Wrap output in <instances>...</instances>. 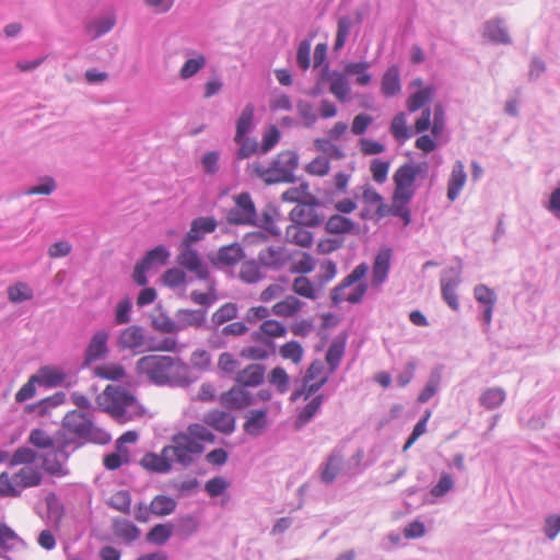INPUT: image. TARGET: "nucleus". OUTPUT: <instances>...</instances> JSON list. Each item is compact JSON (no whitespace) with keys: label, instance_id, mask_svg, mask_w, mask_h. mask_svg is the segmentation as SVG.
Here are the masks:
<instances>
[{"label":"nucleus","instance_id":"f257e3e1","mask_svg":"<svg viewBox=\"0 0 560 560\" xmlns=\"http://www.w3.org/2000/svg\"><path fill=\"white\" fill-rule=\"evenodd\" d=\"M136 371L158 386L186 387L191 383L189 368L178 357L144 355L137 361Z\"/></svg>","mask_w":560,"mask_h":560},{"label":"nucleus","instance_id":"f03ea898","mask_svg":"<svg viewBox=\"0 0 560 560\" xmlns=\"http://www.w3.org/2000/svg\"><path fill=\"white\" fill-rule=\"evenodd\" d=\"M214 441V434L207 427L201 423H190L185 431L172 436L171 444L164 446L165 454L168 455L172 465L178 463L189 466L194 462L195 455L203 453V444H211Z\"/></svg>","mask_w":560,"mask_h":560},{"label":"nucleus","instance_id":"7ed1b4c3","mask_svg":"<svg viewBox=\"0 0 560 560\" xmlns=\"http://www.w3.org/2000/svg\"><path fill=\"white\" fill-rule=\"evenodd\" d=\"M97 402L102 410L119 423L132 421L145 413L137 397L130 390L118 385H107L97 397Z\"/></svg>","mask_w":560,"mask_h":560},{"label":"nucleus","instance_id":"20e7f679","mask_svg":"<svg viewBox=\"0 0 560 560\" xmlns=\"http://www.w3.org/2000/svg\"><path fill=\"white\" fill-rule=\"evenodd\" d=\"M425 168L424 164L405 163L394 173L392 202L395 206V210L398 211V218L404 221V225H408L411 221V212L408 205L416 194L417 178L425 173Z\"/></svg>","mask_w":560,"mask_h":560},{"label":"nucleus","instance_id":"39448f33","mask_svg":"<svg viewBox=\"0 0 560 560\" xmlns=\"http://www.w3.org/2000/svg\"><path fill=\"white\" fill-rule=\"evenodd\" d=\"M43 472L39 466H22L12 475L0 474V497L19 498L22 491L40 486Z\"/></svg>","mask_w":560,"mask_h":560},{"label":"nucleus","instance_id":"423d86ee","mask_svg":"<svg viewBox=\"0 0 560 560\" xmlns=\"http://www.w3.org/2000/svg\"><path fill=\"white\" fill-rule=\"evenodd\" d=\"M62 428L70 434L96 444H107L110 434L96 427L91 418L82 411L71 410L62 419Z\"/></svg>","mask_w":560,"mask_h":560},{"label":"nucleus","instance_id":"0eeeda50","mask_svg":"<svg viewBox=\"0 0 560 560\" xmlns=\"http://www.w3.org/2000/svg\"><path fill=\"white\" fill-rule=\"evenodd\" d=\"M369 271L365 262L358 265L342 281L332 290L331 299L335 303L348 302L357 304L362 301L368 291V283L364 282Z\"/></svg>","mask_w":560,"mask_h":560},{"label":"nucleus","instance_id":"6e6552de","mask_svg":"<svg viewBox=\"0 0 560 560\" xmlns=\"http://www.w3.org/2000/svg\"><path fill=\"white\" fill-rule=\"evenodd\" d=\"M360 196L362 208L359 215L362 220L380 221L389 215L398 217V211L395 210L394 203L387 205L382 195L371 185L361 186Z\"/></svg>","mask_w":560,"mask_h":560},{"label":"nucleus","instance_id":"1a4fd4ad","mask_svg":"<svg viewBox=\"0 0 560 560\" xmlns=\"http://www.w3.org/2000/svg\"><path fill=\"white\" fill-rule=\"evenodd\" d=\"M431 130L434 138L442 136L445 129V112L441 103H436L433 109L427 107L415 122V131L422 133Z\"/></svg>","mask_w":560,"mask_h":560},{"label":"nucleus","instance_id":"9d476101","mask_svg":"<svg viewBox=\"0 0 560 560\" xmlns=\"http://www.w3.org/2000/svg\"><path fill=\"white\" fill-rule=\"evenodd\" d=\"M299 165V156L293 151H282L271 162V172L275 183H290L294 180V172Z\"/></svg>","mask_w":560,"mask_h":560},{"label":"nucleus","instance_id":"9b49d317","mask_svg":"<svg viewBox=\"0 0 560 560\" xmlns=\"http://www.w3.org/2000/svg\"><path fill=\"white\" fill-rule=\"evenodd\" d=\"M328 381V375L325 372L324 363L319 360H315L308 366L304 376V385L301 392L294 396H304L307 399L312 394L319 390Z\"/></svg>","mask_w":560,"mask_h":560},{"label":"nucleus","instance_id":"f8f14e48","mask_svg":"<svg viewBox=\"0 0 560 560\" xmlns=\"http://www.w3.org/2000/svg\"><path fill=\"white\" fill-rule=\"evenodd\" d=\"M255 217L256 211L252 198L247 192H243L236 197L235 206L228 213V221L232 224H252Z\"/></svg>","mask_w":560,"mask_h":560},{"label":"nucleus","instance_id":"ddd939ff","mask_svg":"<svg viewBox=\"0 0 560 560\" xmlns=\"http://www.w3.org/2000/svg\"><path fill=\"white\" fill-rule=\"evenodd\" d=\"M322 78L329 84V92L339 102L345 103L349 100L351 88L345 70L342 72L337 70L330 71L328 66H325Z\"/></svg>","mask_w":560,"mask_h":560},{"label":"nucleus","instance_id":"4468645a","mask_svg":"<svg viewBox=\"0 0 560 560\" xmlns=\"http://www.w3.org/2000/svg\"><path fill=\"white\" fill-rule=\"evenodd\" d=\"M317 199L315 202L307 201L296 205L289 213L290 220L300 225L318 226L323 222V217L317 212Z\"/></svg>","mask_w":560,"mask_h":560},{"label":"nucleus","instance_id":"2eb2a0df","mask_svg":"<svg viewBox=\"0 0 560 560\" xmlns=\"http://www.w3.org/2000/svg\"><path fill=\"white\" fill-rule=\"evenodd\" d=\"M219 402L226 409L242 410L255 402L254 396L242 386H233L222 393Z\"/></svg>","mask_w":560,"mask_h":560},{"label":"nucleus","instance_id":"dca6fc26","mask_svg":"<svg viewBox=\"0 0 560 560\" xmlns=\"http://www.w3.org/2000/svg\"><path fill=\"white\" fill-rule=\"evenodd\" d=\"M393 258L392 248H381L373 261L371 285L378 289L386 280L389 273Z\"/></svg>","mask_w":560,"mask_h":560},{"label":"nucleus","instance_id":"f3484780","mask_svg":"<svg viewBox=\"0 0 560 560\" xmlns=\"http://www.w3.org/2000/svg\"><path fill=\"white\" fill-rule=\"evenodd\" d=\"M177 262L194 272L198 279H207L209 276L208 268L202 264L198 253L188 245H180Z\"/></svg>","mask_w":560,"mask_h":560},{"label":"nucleus","instance_id":"a211bd4d","mask_svg":"<svg viewBox=\"0 0 560 560\" xmlns=\"http://www.w3.org/2000/svg\"><path fill=\"white\" fill-rule=\"evenodd\" d=\"M203 425L230 434L235 430V418L228 411L213 409L203 416Z\"/></svg>","mask_w":560,"mask_h":560},{"label":"nucleus","instance_id":"6ab92c4d","mask_svg":"<svg viewBox=\"0 0 560 560\" xmlns=\"http://www.w3.org/2000/svg\"><path fill=\"white\" fill-rule=\"evenodd\" d=\"M325 231L331 235H347L358 232V224L350 218L336 213L325 222Z\"/></svg>","mask_w":560,"mask_h":560},{"label":"nucleus","instance_id":"aec40b11","mask_svg":"<svg viewBox=\"0 0 560 560\" xmlns=\"http://www.w3.org/2000/svg\"><path fill=\"white\" fill-rule=\"evenodd\" d=\"M140 465L145 470L152 471V472H158V474L170 472L173 468L168 455L165 454V447L162 448L160 454H156V453L144 454L140 460Z\"/></svg>","mask_w":560,"mask_h":560},{"label":"nucleus","instance_id":"412c9836","mask_svg":"<svg viewBox=\"0 0 560 560\" xmlns=\"http://www.w3.org/2000/svg\"><path fill=\"white\" fill-rule=\"evenodd\" d=\"M145 336L143 328L137 325L125 328L118 337L120 349L136 350L144 346Z\"/></svg>","mask_w":560,"mask_h":560},{"label":"nucleus","instance_id":"4be33fe9","mask_svg":"<svg viewBox=\"0 0 560 560\" xmlns=\"http://www.w3.org/2000/svg\"><path fill=\"white\" fill-rule=\"evenodd\" d=\"M258 262L265 267L280 269L288 261V254L283 247L269 246L258 254Z\"/></svg>","mask_w":560,"mask_h":560},{"label":"nucleus","instance_id":"5701e85b","mask_svg":"<svg viewBox=\"0 0 560 560\" xmlns=\"http://www.w3.org/2000/svg\"><path fill=\"white\" fill-rule=\"evenodd\" d=\"M304 306L295 295H287L283 300L275 303L271 313L277 317L291 318L300 314Z\"/></svg>","mask_w":560,"mask_h":560},{"label":"nucleus","instance_id":"b1692460","mask_svg":"<svg viewBox=\"0 0 560 560\" xmlns=\"http://www.w3.org/2000/svg\"><path fill=\"white\" fill-rule=\"evenodd\" d=\"M265 368L260 364H249L237 372L235 381L242 387H256L260 385L265 377Z\"/></svg>","mask_w":560,"mask_h":560},{"label":"nucleus","instance_id":"393cba45","mask_svg":"<svg viewBox=\"0 0 560 560\" xmlns=\"http://www.w3.org/2000/svg\"><path fill=\"white\" fill-rule=\"evenodd\" d=\"M466 179L464 164L460 161L455 162L447 182V198L450 201H454L459 196Z\"/></svg>","mask_w":560,"mask_h":560},{"label":"nucleus","instance_id":"a878e982","mask_svg":"<svg viewBox=\"0 0 560 560\" xmlns=\"http://www.w3.org/2000/svg\"><path fill=\"white\" fill-rule=\"evenodd\" d=\"M107 340L108 332L105 330H98L92 337L86 351H85V363H91L98 360L107 352Z\"/></svg>","mask_w":560,"mask_h":560},{"label":"nucleus","instance_id":"bb28decb","mask_svg":"<svg viewBox=\"0 0 560 560\" xmlns=\"http://www.w3.org/2000/svg\"><path fill=\"white\" fill-rule=\"evenodd\" d=\"M176 508V500L164 494L155 495L150 502V511L152 515L158 517H164L173 514Z\"/></svg>","mask_w":560,"mask_h":560},{"label":"nucleus","instance_id":"cd10ccee","mask_svg":"<svg viewBox=\"0 0 560 560\" xmlns=\"http://www.w3.org/2000/svg\"><path fill=\"white\" fill-rule=\"evenodd\" d=\"M324 401L323 395H317L312 398L310 402H307L303 409L296 416L294 427L295 429L303 428L306 423H308L313 417L319 411Z\"/></svg>","mask_w":560,"mask_h":560},{"label":"nucleus","instance_id":"c85d7f7f","mask_svg":"<svg viewBox=\"0 0 560 560\" xmlns=\"http://www.w3.org/2000/svg\"><path fill=\"white\" fill-rule=\"evenodd\" d=\"M342 456L339 452L331 453L323 465L320 479L325 483H331L340 472Z\"/></svg>","mask_w":560,"mask_h":560},{"label":"nucleus","instance_id":"c756f323","mask_svg":"<svg viewBox=\"0 0 560 560\" xmlns=\"http://www.w3.org/2000/svg\"><path fill=\"white\" fill-rule=\"evenodd\" d=\"M261 335L269 338H281L287 335V328L282 323L268 318L260 324L259 330L253 334V339L260 340Z\"/></svg>","mask_w":560,"mask_h":560},{"label":"nucleus","instance_id":"7c9ffc66","mask_svg":"<svg viewBox=\"0 0 560 560\" xmlns=\"http://www.w3.org/2000/svg\"><path fill=\"white\" fill-rule=\"evenodd\" d=\"M268 409L253 410L244 423V430L250 435H258L267 425Z\"/></svg>","mask_w":560,"mask_h":560},{"label":"nucleus","instance_id":"2f4dec72","mask_svg":"<svg viewBox=\"0 0 560 560\" xmlns=\"http://www.w3.org/2000/svg\"><path fill=\"white\" fill-rule=\"evenodd\" d=\"M254 112H255L254 105L250 103L247 104L243 108V110L236 121V131H235L234 140H238L242 137H246L247 133L253 129Z\"/></svg>","mask_w":560,"mask_h":560},{"label":"nucleus","instance_id":"473e14b6","mask_svg":"<svg viewBox=\"0 0 560 560\" xmlns=\"http://www.w3.org/2000/svg\"><path fill=\"white\" fill-rule=\"evenodd\" d=\"M305 226L306 225L292 223L287 228V238L301 247L311 246L313 243V234L307 231Z\"/></svg>","mask_w":560,"mask_h":560},{"label":"nucleus","instance_id":"72a5a7b5","mask_svg":"<svg viewBox=\"0 0 560 560\" xmlns=\"http://www.w3.org/2000/svg\"><path fill=\"white\" fill-rule=\"evenodd\" d=\"M399 69L392 66L382 78V92L386 96H394L400 92Z\"/></svg>","mask_w":560,"mask_h":560},{"label":"nucleus","instance_id":"f704fd0d","mask_svg":"<svg viewBox=\"0 0 560 560\" xmlns=\"http://www.w3.org/2000/svg\"><path fill=\"white\" fill-rule=\"evenodd\" d=\"M178 329L187 327H200L206 319L205 312L199 310H180L177 312Z\"/></svg>","mask_w":560,"mask_h":560},{"label":"nucleus","instance_id":"c9c22d12","mask_svg":"<svg viewBox=\"0 0 560 560\" xmlns=\"http://www.w3.org/2000/svg\"><path fill=\"white\" fill-rule=\"evenodd\" d=\"M281 199L288 202H296V205H302L307 201H316V197L310 192L307 184H301L299 187L285 190L282 194Z\"/></svg>","mask_w":560,"mask_h":560},{"label":"nucleus","instance_id":"e433bc0d","mask_svg":"<svg viewBox=\"0 0 560 560\" xmlns=\"http://www.w3.org/2000/svg\"><path fill=\"white\" fill-rule=\"evenodd\" d=\"M458 284L459 280L457 278L442 279L441 281L442 298L446 302V304L454 311H457L459 308V301L456 294V289Z\"/></svg>","mask_w":560,"mask_h":560},{"label":"nucleus","instance_id":"4c0bfd02","mask_svg":"<svg viewBox=\"0 0 560 560\" xmlns=\"http://www.w3.org/2000/svg\"><path fill=\"white\" fill-rule=\"evenodd\" d=\"M435 93V89L432 85L425 86L412 93L407 100V108L413 113L422 108L428 102H430Z\"/></svg>","mask_w":560,"mask_h":560},{"label":"nucleus","instance_id":"58836bf2","mask_svg":"<svg viewBox=\"0 0 560 560\" xmlns=\"http://www.w3.org/2000/svg\"><path fill=\"white\" fill-rule=\"evenodd\" d=\"M292 291L304 299L316 300L318 296L315 284L306 277H296L292 282Z\"/></svg>","mask_w":560,"mask_h":560},{"label":"nucleus","instance_id":"ea45409f","mask_svg":"<svg viewBox=\"0 0 560 560\" xmlns=\"http://www.w3.org/2000/svg\"><path fill=\"white\" fill-rule=\"evenodd\" d=\"M114 533L128 542L137 540L140 536V529L128 520H116L114 522Z\"/></svg>","mask_w":560,"mask_h":560},{"label":"nucleus","instance_id":"a19ab883","mask_svg":"<svg viewBox=\"0 0 560 560\" xmlns=\"http://www.w3.org/2000/svg\"><path fill=\"white\" fill-rule=\"evenodd\" d=\"M173 535V525L171 523L156 524L147 534V541L153 545H164Z\"/></svg>","mask_w":560,"mask_h":560},{"label":"nucleus","instance_id":"79ce46f5","mask_svg":"<svg viewBox=\"0 0 560 560\" xmlns=\"http://www.w3.org/2000/svg\"><path fill=\"white\" fill-rule=\"evenodd\" d=\"M369 62H349L345 66L346 74L354 75L359 85L365 86L371 83L372 77L368 72Z\"/></svg>","mask_w":560,"mask_h":560},{"label":"nucleus","instance_id":"37998d69","mask_svg":"<svg viewBox=\"0 0 560 560\" xmlns=\"http://www.w3.org/2000/svg\"><path fill=\"white\" fill-rule=\"evenodd\" d=\"M243 257L244 252L238 244L223 246L218 252V261L226 266L235 265L241 261Z\"/></svg>","mask_w":560,"mask_h":560},{"label":"nucleus","instance_id":"c03bdc74","mask_svg":"<svg viewBox=\"0 0 560 560\" xmlns=\"http://www.w3.org/2000/svg\"><path fill=\"white\" fill-rule=\"evenodd\" d=\"M93 373L96 377L109 381H118L125 376V369L117 363H105L94 368Z\"/></svg>","mask_w":560,"mask_h":560},{"label":"nucleus","instance_id":"a18cd8bd","mask_svg":"<svg viewBox=\"0 0 560 560\" xmlns=\"http://www.w3.org/2000/svg\"><path fill=\"white\" fill-rule=\"evenodd\" d=\"M8 300L12 303L30 301L34 296L33 289L25 282H15L7 290Z\"/></svg>","mask_w":560,"mask_h":560},{"label":"nucleus","instance_id":"49530a36","mask_svg":"<svg viewBox=\"0 0 560 560\" xmlns=\"http://www.w3.org/2000/svg\"><path fill=\"white\" fill-rule=\"evenodd\" d=\"M238 276L242 281L248 284L257 283L264 278L259 265L254 260L244 261L241 265Z\"/></svg>","mask_w":560,"mask_h":560},{"label":"nucleus","instance_id":"de8ad7c7","mask_svg":"<svg viewBox=\"0 0 560 560\" xmlns=\"http://www.w3.org/2000/svg\"><path fill=\"white\" fill-rule=\"evenodd\" d=\"M279 353L284 360H290L295 365L302 362L304 349L300 342L291 340L279 348Z\"/></svg>","mask_w":560,"mask_h":560},{"label":"nucleus","instance_id":"09e8293b","mask_svg":"<svg viewBox=\"0 0 560 560\" xmlns=\"http://www.w3.org/2000/svg\"><path fill=\"white\" fill-rule=\"evenodd\" d=\"M36 453L30 447H19L14 453L9 455V465L14 466H35Z\"/></svg>","mask_w":560,"mask_h":560},{"label":"nucleus","instance_id":"8fccbe9b","mask_svg":"<svg viewBox=\"0 0 560 560\" xmlns=\"http://www.w3.org/2000/svg\"><path fill=\"white\" fill-rule=\"evenodd\" d=\"M389 129L390 133L397 141H406L411 137L405 113H398L394 116Z\"/></svg>","mask_w":560,"mask_h":560},{"label":"nucleus","instance_id":"3c124183","mask_svg":"<svg viewBox=\"0 0 560 560\" xmlns=\"http://www.w3.org/2000/svg\"><path fill=\"white\" fill-rule=\"evenodd\" d=\"M65 378L66 375L61 370L56 368H43L37 376V382L49 387H55L60 385Z\"/></svg>","mask_w":560,"mask_h":560},{"label":"nucleus","instance_id":"603ef678","mask_svg":"<svg viewBox=\"0 0 560 560\" xmlns=\"http://www.w3.org/2000/svg\"><path fill=\"white\" fill-rule=\"evenodd\" d=\"M505 400V392L501 388H488L480 396V404L487 409H495Z\"/></svg>","mask_w":560,"mask_h":560},{"label":"nucleus","instance_id":"864d4df0","mask_svg":"<svg viewBox=\"0 0 560 560\" xmlns=\"http://www.w3.org/2000/svg\"><path fill=\"white\" fill-rule=\"evenodd\" d=\"M115 18L113 15H106L96 21L91 22L88 25V33L92 38H97L103 34L107 33L115 25Z\"/></svg>","mask_w":560,"mask_h":560},{"label":"nucleus","instance_id":"5fc2aeb1","mask_svg":"<svg viewBox=\"0 0 560 560\" xmlns=\"http://www.w3.org/2000/svg\"><path fill=\"white\" fill-rule=\"evenodd\" d=\"M206 66V58L203 55L198 54L194 58L185 61L180 68L179 74L182 79H189L198 73Z\"/></svg>","mask_w":560,"mask_h":560},{"label":"nucleus","instance_id":"6e6d98bb","mask_svg":"<svg viewBox=\"0 0 560 560\" xmlns=\"http://www.w3.org/2000/svg\"><path fill=\"white\" fill-rule=\"evenodd\" d=\"M168 257V250L164 246L160 245L149 250L141 261L152 268L155 265H165Z\"/></svg>","mask_w":560,"mask_h":560},{"label":"nucleus","instance_id":"4d7b16f0","mask_svg":"<svg viewBox=\"0 0 560 560\" xmlns=\"http://www.w3.org/2000/svg\"><path fill=\"white\" fill-rule=\"evenodd\" d=\"M234 142L238 145V150L236 156L238 160H245L253 156L258 152L259 145L254 138L242 137L238 140H234Z\"/></svg>","mask_w":560,"mask_h":560},{"label":"nucleus","instance_id":"13d9d810","mask_svg":"<svg viewBox=\"0 0 560 560\" xmlns=\"http://www.w3.org/2000/svg\"><path fill=\"white\" fill-rule=\"evenodd\" d=\"M485 36H487L489 39L501 43V44H508L510 43V37L504 27L499 22L491 21L488 22L485 28Z\"/></svg>","mask_w":560,"mask_h":560},{"label":"nucleus","instance_id":"bf43d9fd","mask_svg":"<svg viewBox=\"0 0 560 560\" xmlns=\"http://www.w3.org/2000/svg\"><path fill=\"white\" fill-rule=\"evenodd\" d=\"M230 481L222 476L213 477L206 481L205 490L210 498L223 494L230 488Z\"/></svg>","mask_w":560,"mask_h":560},{"label":"nucleus","instance_id":"052dcab7","mask_svg":"<svg viewBox=\"0 0 560 560\" xmlns=\"http://www.w3.org/2000/svg\"><path fill=\"white\" fill-rule=\"evenodd\" d=\"M28 442L35 447L43 450H51L55 446V440L42 429L32 430Z\"/></svg>","mask_w":560,"mask_h":560},{"label":"nucleus","instance_id":"680f3d73","mask_svg":"<svg viewBox=\"0 0 560 560\" xmlns=\"http://www.w3.org/2000/svg\"><path fill=\"white\" fill-rule=\"evenodd\" d=\"M352 26L351 19L349 16H341L338 20V26H337V35L336 40L334 45L335 50H340L349 36L350 30Z\"/></svg>","mask_w":560,"mask_h":560},{"label":"nucleus","instance_id":"e2e57ef3","mask_svg":"<svg viewBox=\"0 0 560 560\" xmlns=\"http://www.w3.org/2000/svg\"><path fill=\"white\" fill-rule=\"evenodd\" d=\"M237 316V306L234 303H225L218 308L213 315L212 320L217 325H222Z\"/></svg>","mask_w":560,"mask_h":560},{"label":"nucleus","instance_id":"0e129e2a","mask_svg":"<svg viewBox=\"0 0 560 560\" xmlns=\"http://www.w3.org/2000/svg\"><path fill=\"white\" fill-rule=\"evenodd\" d=\"M109 504L113 509L119 512L129 513L131 495L127 490L117 491L110 497Z\"/></svg>","mask_w":560,"mask_h":560},{"label":"nucleus","instance_id":"69168bd1","mask_svg":"<svg viewBox=\"0 0 560 560\" xmlns=\"http://www.w3.org/2000/svg\"><path fill=\"white\" fill-rule=\"evenodd\" d=\"M240 368L238 360L230 352H223L218 358V369L225 374H233Z\"/></svg>","mask_w":560,"mask_h":560},{"label":"nucleus","instance_id":"338daca9","mask_svg":"<svg viewBox=\"0 0 560 560\" xmlns=\"http://www.w3.org/2000/svg\"><path fill=\"white\" fill-rule=\"evenodd\" d=\"M305 170L313 176H325L329 173L330 163L326 158L317 156L306 165Z\"/></svg>","mask_w":560,"mask_h":560},{"label":"nucleus","instance_id":"774afa93","mask_svg":"<svg viewBox=\"0 0 560 560\" xmlns=\"http://www.w3.org/2000/svg\"><path fill=\"white\" fill-rule=\"evenodd\" d=\"M269 382L282 394L289 388V375L285 370L280 366L271 371Z\"/></svg>","mask_w":560,"mask_h":560}]
</instances>
